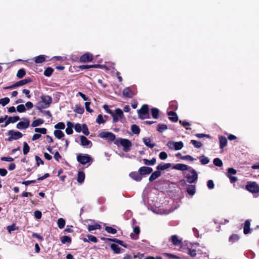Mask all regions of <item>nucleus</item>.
<instances>
[{
	"label": "nucleus",
	"mask_w": 259,
	"mask_h": 259,
	"mask_svg": "<svg viewBox=\"0 0 259 259\" xmlns=\"http://www.w3.org/2000/svg\"><path fill=\"white\" fill-rule=\"evenodd\" d=\"M52 103V98L49 95H42L40 96V101H39L36 108L38 110L47 108L50 107Z\"/></svg>",
	"instance_id": "nucleus-1"
},
{
	"label": "nucleus",
	"mask_w": 259,
	"mask_h": 259,
	"mask_svg": "<svg viewBox=\"0 0 259 259\" xmlns=\"http://www.w3.org/2000/svg\"><path fill=\"white\" fill-rule=\"evenodd\" d=\"M119 141L120 145L123 147V150L124 152H128L130 150L131 147L132 146V142L130 140L127 139L119 138L115 141L114 144L118 145V142Z\"/></svg>",
	"instance_id": "nucleus-2"
},
{
	"label": "nucleus",
	"mask_w": 259,
	"mask_h": 259,
	"mask_svg": "<svg viewBox=\"0 0 259 259\" xmlns=\"http://www.w3.org/2000/svg\"><path fill=\"white\" fill-rule=\"evenodd\" d=\"M245 189L252 194L259 193V186L255 182L248 181Z\"/></svg>",
	"instance_id": "nucleus-3"
},
{
	"label": "nucleus",
	"mask_w": 259,
	"mask_h": 259,
	"mask_svg": "<svg viewBox=\"0 0 259 259\" xmlns=\"http://www.w3.org/2000/svg\"><path fill=\"white\" fill-rule=\"evenodd\" d=\"M139 117L141 119L149 118V108L147 104H144L142 106L140 109L137 110Z\"/></svg>",
	"instance_id": "nucleus-4"
},
{
	"label": "nucleus",
	"mask_w": 259,
	"mask_h": 259,
	"mask_svg": "<svg viewBox=\"0 0 259 259\" xmlns=\"http://www.w3.org/2000/svg\"><path fill=\"white\" fill-rule=\"evenodd\" d=\"M8 135L10 137L5 139V141L11 142L13 140H17L21 138L23 136L22 134L19 131H15L14 130H10L8 133Z\"/></svg>",
	"instance_id": "nucleus-5"
},
{
	"label": "nucleus",
	"mask_w": 259,
	"mask_h": 259,
	"mask_svg": "<svg viewBox=\"0 0 259 259\" xmlns=\"http://www.w3.org/2000/svg\"><path fill=\"white\" fill-rule=\"evenodd\" d=\"M32 81V80L30 78H25L24 79L19 80L15 83L12 84L11 85L4 87V90H8V89H13L16 88H17L20 86L23 85L28 83L31 82Z\"/></svg>",
	"instance_id": "nucleus-6"
},
{
	"label": "nucleus",
	"mask_w": 259,
	"mask_h": 259,
	"mask_svg": "<svg viewBox=\"0 0 259 259\" xmlns=\"http://www.w3.org/2000/svg\"><path fill=\"white\" fill-rule=\"evenodd\" d=\"M77 160L82 165L92 162L93 159L88 154H79L77 155Z\"/></svg>",
	"instance_id": "nucleus-7"
},
{
	"label": "nucleus",
	"mask_w": 259,
	"mask_h": 259,
	"mask_svg": "<svg viewBox=\"0 0 259 259\" xmlns=\"http://www.w3.org/2000/svg\"><path fill=\"white\" fill-rule=\"evenodd\" d=\"M185 178L188 183L192 184L194 183L198 179V175L194 169H191L190 173L186 175Z\"/></svg>",
	"instance_id": "nucleus-8"
},
{
	"label": "nucleus",
	"mask_w": 259,
	"mask_h": 259,
	"mask_svg": "<svg viewBox=\"0 0 259 259\" xmlns=\"http://www.w3.org/2000/svg\"><path fill=\"white\" fill-rule=\"evenodd\" d=\"M22 119V121L17 124L16 127L19 130H25L29 127L30 121L27 118H23Z\"/></svg>",
	"instance_id": "nucleus-9"
},
{
	"label": "nucleus",
	"mask_w": 259,
	"mask_h": 259,
	"mask_svg": "<svg viewBox=\"0 0 259 259\" xmlns=\"http://www.w3.org/2000/svg\"><path fill=\"white\" fill-rule=\"evenodd\" d=\"M94 59L93 55L90 53H85L80 56L79 61L81 63L90 62L93 61Z\"/></svg>",
	"instance_id": "nucleus-10"
},
{
	"label": "nucleus",
	"mask_w": 259,
	"mask_h": 259,
	"mask_svg": "<svg viewBox=\"0 0 259 259\" xmlns=\"http://www.w3.org/2000/svg\"><path fill=\"white\" fill-rule=\"evenodd\" d=\"M100 137L102 138H106L110 141H114L115 139V135L111 132H102L99 135Z\"/></svg>",
	"instance_id": "nucleus-11"
},
{
	"label": "nucleus",
	"mask_w": 259,
	"mask_h": 259,
	"mask_svg": "<svg viewBox=\"0 0 259 259\" xmlns=\"http://www.w3.org/2000/svg\"><path fill=\"white\" fill-rule=\"evenodd\" d=\"M153 171L151 167L147 166H142L139 169V172L140 173L141 176L149 175Z\"/></svg>",
	"instance_id": "nucleus-12"
},
{
	"label": "nucleus",
	"mask_w": 259,
	"mask_h": 259,
	"mask_svg": "<svg viewBox=\"0 0 259 259\" xmlns=\"http://www.w3.org/2000/svg\"><path fill=\"white\" fill-rule=\"evenodd\" d=\"M20 117L19 116H8V118H7V120H6L5 123L3 127H6L8 126L10 123H14L16 122H17L18 120H20ZM3 127V125L2 126Z\"/></svg>",
	"instance_id": "nucleus-13"
},
{
	"label": "nucleus",
	"mask_w": 259,
	"mask_h": 259,
	"mask_svg": "<svg viewBox=\"0 0 259 259\" xmlns=\"http://www.w3.org/2000/svg\"><path fill=\"white\" fill-rule=\"evenodd\" d=\"M129 177L136 182L141 181L143 178L139 171H132L130 172Z\"/></svg>",
	"instance_id": "nucleus-14"
},
{
	"label": "nucleus",
	"mask_w": 259,
	"mask_h": 259,
	"mask_svg": "<svg viewBox=\"0 0 259 259\" xmlns=\"http://www.w3.org/2000/svg\"><path fill=\"white\" fill-rule=\"evenodd\" d=\"M102 65L100 64H94V65H82L78 66L77 67L81 69H89L90 68H101Z\"/></svg>",
	"instance_id": "nucleus-15"
},
{
	"label": "nucleus",
	"mask_w": 259,
	"mask_h": 259,
	"mask_svg": "<svg viewBox=\"0 0 259 259\" xmlns=\"http://www.w3.org/2000/svg\"><path fill=\"white\" fill-rule=\"evenodd\" d=\"M122 94L124 97L128 98H131L135 96V94L128 87L125 88L123 89Z\"/></svg>",
	"instance_id": "nucleus-16"
},
{
	"label": "nucleus",
	"mask_w": 259,
	"mask_h": 259,
	"mask_svg": "<svg viewBox=\"0 0 259 259\" xmlns=\"http://www.w3.org/2000/svg\"><path fill=\"white\" fill-rule=\"evenodd\" d=\"M172 168L175 169L184 171V170H188L191 168L189 167L187 165H186L185 164L178 163V164L174 165L172 166Z\"/></svg>",
	"instance_id": "nucleus-17"
},
{
	"label": "nucleus",
	"mask_w": 259,
	"mask_h": 259,
	"mask_svg": "<svg viewBox=\"0 0 259 259\" xmlns=\"http://www.w3.org/2000/svg\"><path fill=\"white\" fill-rule=\"evenodd\" d=\"M133 231L135 234L131 233L130 237L133 240H137L139 238V234L140 233V227L139 226H135L133 228Z\"/></svg>",
	"instance_id": "nucleus-18"
},
{
	"label": "nucleus",
	"mask_w": 259,
	"mask_h": 259,
	"mask_svg": "<svg viewBox=\"0 0 259 259\" xmlns=\"http://www.w3.org/2000/svg\"><path fill=\"white\" fill-rule=\"evenodd\" d=\"M102 239L103 240H108V241H112V242H115L125 248H127V245L122 240H119L118 239H116V238H114V239H111V238H102Z\"/></svg>",
	"instance_id": "nucleus-19"
},
{
	"label": "nucleus",
	"mask_w": 259,
	"mask_h": 259,
	"mask_svg": "<svg viewBox=\"0 0 259 259\" xmlns=\"http://www.w3.org/2000/svg\"><path fill=\"white\" fill-rule=\"evenodd\" d=\"M219 140L220 143V147L221 149H223L227 145L228 141L225 137L223 136H219Z\"/></svg>",
	"instance_id": "nucleus-20"
},
{
	"label": "nucleus",
	"mask_w": 259,
	"mask_h": 259,
	"mask_svg": "<svg viewBox=\"0 0 259 259\" xmlns=\"http://www.w3.org/2000/svg\"><path fill=\"white\" fill-rule=\"evenodd\" d=\"M80 144L82 146H88L89 145H91L90 147L92 146V142L90 140H89L85 136H80Z\"/></svg>",
	"instance_id": "nucleus-21"
},
{
	"label": "nucleus",
	"mask_w": 259,
	"mask_h": 259,
	"mask_svg": "<svg viewBox=\"0 0 259 259\" xmlns=\"http://www.w3.org/2000/svg\"><path fill=\"white\" fill-rule=\"evenodd\" d=\"M169 116V119L172 122H177L178 121V116L176 113L174 111H170L167 112Z\"/></svg>",
	"instance_id": "nucleus-22"
},
{
	"label": "nucleus",
	"mask_w": 259,
	"mask_h": 259,
	"mask_svg": "<svg viewBox=\"0 0 259 259\" xmlns=\"http://www.w3.org/2000/svg\"><path fill=\"white\" fill-rule=\"evenodd\" d=\"M88 238H84L82 239V241L84 242H93L94 243H97L98 241V239L92 235H87Z\"/></svg>",
	"instance_id": "nucleus-23"
},
{
	"label": "nucleus",
	"mask_w": 259,
	"mask_h": 259,
	"mask_svg": "<svg viewBox=\"0 0 259 259\" xmlns=\"http://www.w3.org/2000/svg\"><path fill=\"white\" fill-rule=\"evenodd\" d=\"M170 241L175 246H179L181 244L182 240L179 239L176 235H174L171 236Z\"/></svg>",
	"instance_id": "nucleus-24"
},
{
	"label": "nucleus",
	"mask_w": 259,
	"mask_h": 259,
	"mask_svg": "<svg viewBox=\"0 0 259 259\" xmlns=\"http://www.w3.org/2000/svg\"><path fill=\"white\" fill-rule=\"evenodd\" d=\"M161 173V171L158 170L157 169L156 171L153 172L152 173V174L150 175V176L149 178V181L150 182H152L154 180H156L157 178H158L160 176Z\"/></svg>",
	"instance_id": "nucleus-25"
},
{
	"label": "nucleus",
	"mask_w": 259,
	"mask_h": 259,
	"mask_svg": "<svg viewBox=\"0 0 259 259\" xmlns=\"http://www.w3.org/2000/svg\"><path fill=\"white\" fill-rule=\"evenodd\" d=\"M250 222L249 220L245 221L243 228V233L244 234H247L250 233Z\"/></svg>",
	"instance_id": "nucleus-26"
},
{
	"label": "nucleus",
	"mask_w": 259,
	"mask_h": 259,
	"mask_svg": "<svg viewBox=\"0 0 259 259\" xmlns=\"http://www.w3.org/2000/svg\"><path fill=\"white\" fill-rule=\"evenodd\" d=\"M143 141L147 147L150 148H153L155 145L154 143H151V139L149 138H144Z\"/></svg>",
	"instance_id": "nucleus-27"
},
{
	"label": "nucleus",
	"mask_w": 259,
	"mask_h": 259,
	"mask_svg": "<svg viewBox=\"0 0 259 259\" xmlns=\"http://www.w3.org/2000/svg\"><path fill=\"white\" fill-rule=\"evenodd\" d=\"M171 166V164L169 163H164V164H160L157 165L156 168L158 170H164L169 168Z\"/></svg>",
	"instance_id": "nucleus-28"
},
{
	"label": "nucleus",
	"mask_w": 259,
	"mask_h": 259,
	"mask_svg": "<svg viewBox=\"0 0 259 259\" xmlns=\"http://www.w3.org/2000/svg\"><path fill=\"white\" fill-rule=\"evenodd\" d=\"M85 179V174L84 172L82 171H79L77 174V181L79 183L81 184L84 182Z\"/></svg>",
	"instance_id": "nucleus-29"
},
{
	"label": "nucleus",
	"mask_w": 259,
	"mask_h": 259,
	"mask_svg": "<svg viewBox=\"0 0 259 259\" xmlns=\"http://www.w3.org/2000/svg\"><path fill=\"white\" fill-rule=\"evenodd\" d=\"M34 62L36 64L41 63L46 61L45 55H39L34 58Z\"/></svg>",
	"instance_id": "nucleus-30"
},
{
	"label": "nucleus",
	"mask_w": 259,
	"mask_h": 259,
	"mask_svg": "<svg viewBox=\"0 0 259 259\" xmlns=\"http://www.w3.org/2000/svg\"><path fill=\"white\" fill-rule=\"evenodd\" d=\"M67 127L66 128L65 132L67 135H71L73 133L72 128L73 127L74 125L72 122L70 121L67 122Z\"/></svg>",
	"instance_id": "nucleus-31"
},
{
	"label": "nucleus",
	"mask_w": 259,
	"mask_h": 259,
	"mask_svg": "<svg viewBox=\"0 0 259 259\" xmlns=\"http://www.w3.org/2000/svg\"><path fill=\"white\" fill-rule=\"evenodd\" d=\"M101 228V226L98 223H95L93 225H89L88 227V229L90 232L97 229H100Z\"/></svg>",
	"instance_id": "nucleus-32"
},
{
	"label": "nucleus",
	"mask_w": 259,
	"mask_h": 259,
	"mask_svg": "<svg viewBox=\"0 0 259 259\" xmlns=\"http://www.w3.org/2000/svg\"><path fill=\"white\" fill-rule=\"evenodd\" d=\"M143 162L146 165H153L156 163V159L155 158H152L150 160L147 159H143Z\"/></svg>",
	"instance_id": "nucleus-33"
},
{
	"label": "nucleus",
	"mask_w": 259,
	"mask_h": 259,
	"mask_svg": "<svg viewBox=\"0 0 259 259\" xmlns=\"http://www.w3.org/2000/svg\"><path fill=\"white\" fill-rule=\"evenodd\" d=\"M151 115L154 119H157L159 117V111L157 108H153L151 109Z\"/></svg>",
	"instance_id": "nucleus-34"
},
{
	"label": "nucleus",
	"mask_w": 259,
	"mask_h": 259,
	"mask_svg": "<svg viewBox=\"0 0 259 259\" xmlns=\"http://www.w3.org/2000/svg\"><path fill=\"white\" fill-rule=\"evenodd\" d=\"M187 192L189 195L191 196L194 195L196 192L195 186L192 185H189L187 188Z\"/></svg>",
	"instance_id": "nucleus-35"
},
{
	"label": "nucleus",
	"mask_w": 259,
	"mask_h": 259,
	"mask_svg": "<svg viewBox=\"0 0 259 259\" xmlns=\"http://www.w3.org/2000/svg\"><path fill=\"white\" fill-rule=\"evenodd\" d=\"M110 247L111 249L114 251V253L118 254L120 253V248L119 247V246L117 244L115 243L111 244Z\"/></svg>",
	"instance_id": "nucleus-36"
},
{
	"label": "nucleus",
	"mask_w": 259,
	"mask_h": 259,
	"mask_svg": "<svg viewBox=\"0 0 259 259\" xmlns=\"http://www.w3.org/2000/svg\"><path fill=\"white\" fill-rule=\"evenodd\" d=\"M168 127L165 124H158L157 126V131L159 133H163L164 131L167 130Z\"/></svg>",
	"instance_id": "nucleus-37"
},
{
	"label": "nucleus",
	"mask_w": 259,
	"mask_h": 259,
	"mask_svg": "<svg viewBox=\"0 0 259 259\" xmlns=\"http://www.w3.org/2000/svg\"><path fill=\"white\" fill-rule=\"evenodd\" d=\"M44 122V120L42 119L38 118L35 120H34L32 123L31 126L32 127H36L42 124H43Z\"/></svg>",
	"instance_id": "nucleus-38"
},
{
	"label": "nucleus",
	"mask_w": 259,
	"mask_h": 259,
	"mask_svg": "<svg viewBox=\"0 0 259 259\" xmlns=\"http://www.w3.org/2000/svg\"><path fill=\"white\" fill-rule=\"evenodd\" d=\"M53 72H54V69L50 67H48L45 70L44 74L46 76L50 77L52 75Z\"/></svg>",
	"instance_id": "nucleus-39"
},
{
	"label": "nucleus",
	"mask_w": 259,
	"mask_h": 259,
	"mask_svg": "<svg viewBox=\"0 0 259 259\" xmlns=\"http://www.w3.org/2000/svg\"><path fill=\"white\" fill-rule=\"evenodd\" d=\"M131 131L134 134L138 135L140 133V127L136 124H133L131 126Z\"/></svg>",
	"instance_id": "nucleus-40"
},
{
	"label": "nucleus",
	"mask_w": 259,
	"mask_h": 259,
	"mask_svg": "<svg viewBox=\"0 0 259 259\" xmlns=\"http://www.w3.org/2000/svg\"><path fill=\"white\" fill-rule=\"evenodd\" d=\"M26 74V71L24 68L18 70L17 73V77L19 78H22Z\"/></svg>",
	"instance_id": "nucleus-41"
},
{
	"label": "nucleus",
	"mask_w": 259,
	"mask_h": 259,
	"mask_svg": "<svg viewBox=\"0 0 259 259\" xmlns=\"http://www.w3.org/2000/svg\"><path fill=\"white\" fill-rule=\"evenodd\" d=\"M54 135L58 139H61L64 136L63 132L60 130H55L54 132Z\"/></svg>",
	"instance_id": "nucleus-42"
},
{
	"label": "nucleus",
	"mask_w": 259,
	"mask_h": 259,
	"mask_svg": "<svg viewBox=\"0 0 259 259\" xmlns=\"http://www.w3.org/2000/svg\"><path fill=\"white\" fill-rule=\"evenodd\" d=\"M174 148L176 150H179L183 148L184 145L182 141L174 142Z\"/></svg>",
	"instance_id": "nucleus-43"
},
{
	"label": "nucleus",
	"mask_w": 259,
	"mask_h": 259,
	"mask_svg": "<svg viewBox=\"0 0 259 259\" xmlns=\"http://www.w3.org/2000/svg\"><path fill=\"white\" fill-rule=\"evenodd\" d=\"M18 229V227H17L15 224H13L7 227V229L9 233H11L12 231L17 230Z\"/></svg>",
	"instance_id": "nucleus-44"
},
{
	"label": "nucleus",
	"mask_w": 259,
	"mask_h": 259,
	"mask_svg": "<svg viewBox=\"0 0 259 259\" xmlns=\"http://www.w3.org/2000/svg\"><path fill=\"white\" fill-rule=\"evenodd\" d=\"M74 111L78 114H82L84 113V110L80 105H76Z\"/></svg>",
	"instance_id": "nucleus-45"
},
{
	"label": "nucleus",
	"mask_w": 259,
	"mask_h": 259,
	"mask_svg": "<svg viewBox=\"0 0 259 259\" xmlns=\"http://www.w3.org/2000/svg\"><path fill=\"white\" fill-rule=\"evenodd\" d=\"M61 241L63 244L66 243H70L71 242V238L68 236H63L61 238Z\"/></svg>",
	"instance_id": "nucleus-46"
},
{
	"label": "nucleus",
	"mask_w": 259,
	"mask_h": 259,
	"mask_svg": "<svg viewBox=\"0 0 259 259\" xmlns=\"http://www.w3.org/2000/svg\"><path fill=\"white\" fill-rule=\"evenodd\" d=\"M190 143L193 144L194 147L197 148H200L203 146L201 142L195 140H191Z\"/></svg>",
	"instance_id": "nucleus-47"
},
{
	"label": "nucleus",
	"mask_w": 259,
	"mask_h": 259,
	"mask_svg": "<svg viewBox=\"0 0 259 259\" xmlns=\"http://www.w3.org/2000/svg\"><path fill=\"white\" fill-rule=\"evenodd\" d=\"M58 226L60 229H63L65 225V221L63 218H59L57 221Z\"/></svg>",
	"instance_id": "nucleus-48"
},
{
	"label": "nucleus",
	"mask_w": 259,
	"mask_h": 259,
	"mask_svg": "<svg viewBox=\"0 0 259 259\" xmlns=\"http://www.w3.org/2000/svg\"><path fill=\"white\" fill-rule=\"evenodd\" d=\"M199 159H200L201 163L203 165L206 164L209 162L208 158L204 156V155L200 156Z\"/></svg>",
	"instance_id": "nucleus-49"
},
{
	"label": "nucleus",
	"mask_w": 259,
	"mask_h": 259,
	"mask_svg": "<svg viewBox=\"0 0 259 259\" xmlns=\"http://www.w3.org/2000/svg\"><path fill=\"white\" fill-rule=\"evenodd\" d=\"M30 150V147L27 143V142H24L23 143V152L24 155L27 154Z\"/></svg>",
	"instance_id": "nucleus-50"
},
{
	"label": "nucleus",
	"mask_w": 259,
	"mask_h": 259,
	"mask_svg": "<svg viewBox=\"0 0 259 259\" xmlns=\"http://www.w3.org/2000/svg\"><path fill=\"white\" fill-rule=\"evenodd\" d=\"M237 174V170L233 167H229L227 169L226 176L235 175Z\"/></svg>",
	"instance_id": "nucleus-51"
},
{
	"label": "nucleus",
	"mask_w": 259,
	"mask_h": 259,
	"mask_svg": "<svg viewBox=\"0 0 259 259\" xmlns=\"http://www.w3.org/2000/svg\"><path fill=\"white\" fill-rule=\"evenodd\" d=\"M239 236L237 234H233L229 238V240L231 243H234L239 240Z\"/></svg>",
	"instance_id": "nucleus-52"
},
{
	"label": "nucleus",
	"mask_w": 259,
	"mask_h": 259,
	"mask_svg": "<svg viewBox=\"0 0 259 259\" xmlns=\"http://www.w3.org/2000/svg\"><path fill=\"white\" fill-rule=\"evenodd\" d=\"M81 131L83 133V134H84L85 136H88L90 134L89 128L88 127V126L85 124H83L82 125Z\"/></svg>",
	"instance_id": "nucleus-53"
},
{
	"label": "nucleus",
	"mask_w": 259,
	"mask_h": 259,
	"mask_svg": "<svg viewBox=\"0 0 259 259\" xmlns=\"http://www.w3.org/2000/svg\"><path fill=\"white\" fill-rule=\"evenodd\" d=\"M213 163L214 165L221 167L223 165L222 161L219 158H215L213 160Z\"/></svg>",
	"instance_id": "nucleus-54"
},
{
	"label": "nucleus",
	"mask_w": 259,
	"mask_h": 259,
	"mask_svg": "<svg viewBox=\"0 0 259 259\" xmlns=\"http://www.w3.org/2000/svg\"><path fill=\"white\" fill-rule=\"evenodd\" d=\"M105 230L108 233H111L112 234H115L117 233V230L109 226H106L105 227Z\"/></svg>",
	"instance_id": "nucleus-55"
},
{
	"label": "nucleus",
	"mask_w": 259,
	"mask_h": 259,
	"mask_svg": "<svg viewBox=\"0 0 259 259\" xmlns=\"http://www.w3.org/2000/svg\"><path fill=\"white\" fill-rule=\"evenodd\" d=\"M10 102V99L8 97H5L0 99V104L3 106H5Z\"/></svg>",
	"instance_id": "nucleus-56"
},
{
	"label": "nucleus",
	"mask_w": 259,
	"mask_h": 259,
	"mask_svg": "<svg viewBox=\"0 0 259 259\" xmlns=\"http://www.w3.org/2000/svg\"><path fill=\"white\" fill-rule=\"evenodd\" d=\"M26 109L23 104H20L17 107V111L19 113H23L26 111Z\"/></svg>",
	"instance_id": "nucleus-57"
},
{
	"label": "nucleus",
	"mask_w": 259,
	"mask_h": 259,
	"mask_svg": "<svg viewBox=\"0 0 259 259\" xmlns=\"http://www.w3.org/2000/svg\"><path fill=\"white\" fill-rule=\"evenodd\" d=\"M34 131L36 133H39L41 134H46L47 132V130L45 127H42V128L36 127L34 129Z\"/></svg>",
	"instance_id": "nucleus-58"
},
{
	"label": "nucleus",
	"mask_w": 259,
	"mask_h": 259,
	"mask_svg": "<svg viewBox=\"0 0 259 259\" xmlns=\"http://www.w3.org/2000/svg\"><path fill=\"white\" fill-rule=\"evenodd\" d=\"M169 108L173 110H176L178 108V104L176 101H171L170 103Z\"/></svg>",
	"instance_id": "nucleus-59"
},
{
	"label": "nucleus",
	"mask_w": 259,
	"mask_h": 259,
	"mask_svg": "<svg viewBox=\"0 0 259 259\" xmlns=\"http://www.w3.org/2000/svg\"><path fill=\"white\" fill-rule=\"evenodd\" d=\"M115 114L116 115L117 117L119 118H122V117L124 116L123 111H122L121 109L119 108H117L115 109Z\"/></svg>",
	"instance_id": "nucleus-60"
},
{
	"label": "nucleus",
	"mask_w": 259,
	"mask_h": 259,
	"mask_svg": "<svg viewBox=\"0 0 259 259\" xmlns=\"http://www.w3.org/2000/svg\"><path fill=\"white\" fill-rule=\"evenodd\" d=\"M65 124L62 122H59L55 125V128L59 130H63L65 128Z\"/></svg>",
	"instance_id": "nucleus-61"
},
{
	"label": "nucleus",
	"mask_w": 259,
	"mask_h": 259,
	"mask_svg": "<svg viewBox=\"0 0 259 259\" xmlns=\"http://www.w3.org/2000/svg\"><path fill=\"white\" fill-rule=\"evenodd\" d=\"M34 216L36 219L39 220L41 219L42 217L41 212L39 210H35L34 212Z\"/></svg>",
	"instance_id": "nucleus-62"
},
{
	"label": "nucleus",
	"mask_w": 259,
	"mask_h": 259,
	"mask_svg": "<svg viewBox=\"0 0 259 259\" xmlns=\"http://www.w3.org/2000/svg\"><path fill=\"white\" fill-rule=\"evenodd\" d=\"M96 122L98 124H101L104 123L105 120L103 119V116L101 114H99L96 119Z\"/></svg>",
	"instance_id": "nucleus-63"
},
{
	"label": "nucleus",
	"mask_w": 259,
	"mask_h": 259,
	"mask_svg": "<svg viewBox=\"0 0 259 259\" xmlns=\"http://www.w3.org/2000/svg\"><path fill=\"white\" fill-rule=\"evenodd\" d=\"M74 127L75 131L77 133H80L81 131L82 125L80 123H76L75 125L73 126Z\"/></svg>",
	"instance_id": "nucleus-64"
}]
</instances>
